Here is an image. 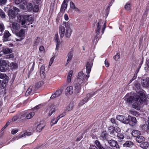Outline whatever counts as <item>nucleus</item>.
Returning <instances> with one entry per match:
<instances>
[{
    "mask_svg": "<svg viewBox=\"0 0 149 149\" xmlns=\"http://www.w3.org/2000/svg\"><path fill=\"white\" fill-rule=\"evenodd\" d=\"M120 129L119 127H116L113 125L110 126L108 128L109 133L114 137L116 136V133L120 132Z\"/></svg>",
    "mask_w": 149,
    "mask_h": 149,
    "instance_id": "nucleus-3",
    "label": "nucleus"
},
{
    "mask_svg": "<svg viewBox=\"0 0 149 149\" xmlns=\"http://www.w3.org/2000/svg\"><path fill=\"white\" fill-rule=\"evenodd\" d=\"M124 118H125L124 116L122 115H117L116 116V119L120 121H123Z\"/></svg>",
    "mask_w": 149,
    "mask_h": 149,
    "instance_id": "nucleus-49",
    "label": "nucleus"
},
{
    "mask_svg": "<svg viewBox=\"0 0 149 149\" xmlns=\"http://www.w3.org/2000/svg\"><path fill=\"white\" fill-rule=\"evenodd\" d=\"M89 77V75L87 74L85 77V74L82 71L79 72L77 77V81L79 83H82L88 81V79Z\"/></svg>",
    "mask_w": 149,
    "mask_h": 149,
    "instance_id": "nucleus-4",
    "label": "nucleus"
},
{
    "mask_svg": "<svg viewBox=\"0 0 149 149\" xmlns=\"http://www.w3.org/2000/svg\"><path fill=\"white\" fill-rule=\"evenodd\" d=\"M7 13L10 18L13 19L16 16L15 12L12 9H9L7 11Z\"/></svg>",
    "mask_w": 149,
    "mask_h": 149,
    "instance_id": "nucleus-14",
    "label": "nucleus"
},
{
    "mask_svg": "<svg viewBox=\"0 0 149 149\" xmlns=\"http://www.w3.org/2000/svg\"><path fill=\"white\" fill-rule=\"evenodd\" d=\"M14 34L15 35L20 38V41L24 39L25 36V29H22L19 32L18 31L15 32Z\"/></svg>",
    "mask_w": 149,
    "mask_h": 149,
    "instance_id": "nucleus-7",
    "label": "nucleus"
},
{
    "mask_svg": "<svg viewBox=\"0 0 149 149\" xmlns=\"http://www.w3.org/2000/svg\"><path fill=\"white\" fill-rule=\"evenodd\" d=\"M95 94V93H88L86 95V97L84 98L87 101L89 99L92 97Z\"/></svg>",
    "mask_w": 149,
    "mask_h": 149,
    "instance_id": "nucleus-45",
    "label": "nucleus"
},
{
    "mask_svg": "<svg viewBox=\"0 0 149 149\" xmlns=\"http://www.w3.org/2000/svg\"><path fill=\"white\" fill-rule=\"evenodd\" d=\"M45 67L42 65L41 67L40 68V76L41 78L42 79H44L45 78L46 74L45 73Z\"/></svg>",
    "mask_w": 149,
    "mask_h": 149,
    "instance_id": "nucleus-21",
    "label": "nucleus"
},
{
    "mask_svg": "<svg viewBox=\"0 0 149 149\" xmlns=\"http://www.w3.org/2000/svg\"><path fill=\"white\" fill-rule=\"evenodd\" d=\"M20 20L21 22V24L22 26H26L25 24L27 22L31 21L33 19L31 15H25L19 16Z\"/></svg>",
    "mask_w": 149,
    "mask_h": 149,
    "instance_id": "nucleus-2",
    "label": "nucleus"
},
{
    "mask_svg": "<svg viewBox=\"0 0 149 149\" xmlns=\"http://www.w3.org/2000/svg\"><path fill=\"white\" fill-rule=\"evenodd\" d=\"M40 42V38L38 37H36L34 40V46L37 47L39 44Z\"/></svg>",
    "mask_w": 149,
    "mask_h": 149,
    "instance_id": "nucleus-42",
    "label": "nucleus"
},
{
    "mask_svg": "<svg viewBox=\"0 0 149 149\" xmlns=\"http://www.w3.org/2000/svg\"><path fill=\"white\" fill-rule=\"evenodd\" d=\"M68 3L63 1L61 5L60 12L64 14L68 7Z\"/></svg>",
    "mask_w": 149,
    "mask_h": 149,
    "instance_id": "nucleus-13",
    "label": "nucleus"
},
{
    "mask_svg": "<svg viewBox=\"0 0 149 149\" xmlns=\"http://www.w3.org/2000/svg\"><path fill=\"white\" fill-rule=\"evenodd\" d=\"M65 91L67 93H69L70 95H71L73 93V87L70 86L67 87L65 89Z\"/></svg>",
    "mask_w": 149,
    "mask_h": 149,
    "instance_id": "nucleus-34",
    "label": "nucleus"
},
{
    "mask_svg": "<svg viewBox=\"0 0 149 149\" xmlns=\"http://www.w3.org/2000/svg\"><path fill=\"white\" fill-rule=\"evenodd\" d=\"M64 25L66 28V29H71L70 28L71 23H70L69 22H64Z\"/></svg>",
    "mask_w": 149,
    "mask_h": 149,
    "instance_id": "nucleus-47",
    "label": "nucleus"
},
{
    "mask_svg": "<svg viewBox=\"0 0 149 149\" xmlns=\"http://www.w3.org/2000/svg\"><path fill=\"white\" fill-rule=\"evenodd\" d=\"M110 121L113 124V126L117 127L118 124V123L117 121L115 118H111L110 119Z\"/></svg>",
    "mask_w": 149,
    "mask_h": 149,
    "instance_id": "nucleus-41",
    "label": "nucleus"
},
{
    "mask_svg": "<svg viewBox=\"0 0 149 149\" xmlns=\"http://www.w3.org/2000/svg\"><path fill=\"white\" fill-rule=\"evenodd\" d=\"M70 8L73 10L77 11L78 12H79L80 11V10L75 6L74 4L72 1H70Z\"/></svg>",
    "mask_w": 149,
    "mask_h": 149,
    "instance_id": "nucleus-29",
    "label": "nucleus"
},
{
    "mask_svg": "<svg viewBox=\"0 0 149 149\" xmlns=\"http://www.w3.org/2000/svg\"><path fill=\"white\" fill-rule=\"evenodd\" d=\"M11 35L8 30H5L3 37V41L6 42L10 40H8L9 37L11 36Z\"/></svg>",
    "mask_w": 149,
    "mask_h": 149,
    "instance_id": "nucleus-12",
    "label": "nucleus"
},
{
    "mask_svg": "<svg viewBox=\"0 0 149 149\" xmlns=\"http://www.w3.org/2000/svg\"><path fill=\"white\" fill-rule=\"evenodd\" d=\"M39 10V6L38 5H36L33 7L32 10L33 11L35 12H37Z\"/></svg>",
    "mask_w": 149,
    "mask_h": 149,
    "instance_id": "nucleus-52",
    "label": "nucleus"
},
{
    "mask_svg": "<svg viewBox=\"0 0 149 149\" xmlns=\"http://www.w3.org/2000/svg\"><path fill=\"white\" fill-rule=\"evenodd\" d=\"M24 5H26V10L28 11H31L33 9V5L31 3H27L26 4H24Z\"/></svg>",
    "mask_w": 149,
    "mask_h": 149,
    "instance_id": "nucleus-33",
    "label": "nucleus"
},
{
    "mask_svg": "<svg viewBox=\"0 0 149 149\" xmlns=\"http://www.w3.org/2000/svg\"><path fill=\"white\" fill-rule=\"evenodd\" d=\"M14 57V55L13 54H11L6 55L5 58L6 59H9L10 58H13Z\"/></svg>",
    "mask_w": 149,
    "mask_h": 149,
    "instance_id": "nucleus-53",
    "label": "nucleus"
},
{
    "mask_svg": "<svg viewBox=\"0 0 149 149\" xmlns=\"http://www.w3.org/2000/svg\"><path fill=\"white\" fill-rule=\"evenodd\" d=\"M44 84V82L43 81H40L38 82L36 84L35 88L36 89H38Z\"/></svg>",
    "mask_w": 149,
    "mask_h": 149,
    "instance_id": "nucleus-40",
    "label": "nucleus"
},
{
    "mask_svg": "<svg viewBox=\"0 0 149 149\" xmlns=\"http://www.w3.org/2000/svg\"><path fill=\"white\" fill-rule=\"evenodd\" d=\"M35 114L34 112H31L28 114H26V118L27 119H30Z\"/></svg>",
    "mask_w": 149,
    "mask_h": 149,
    "instance_id": "nucleus-43",
    "label": "nucleus"
},
{
    "mask_svg": "<svg viewBox=\"0 0 149 149\" xmlns=\"http://www.w3.org/2000/svg\"><path fill=\"white\" fill-rule=\"evenodd\" d=\"M62 90L61 89H59L56 90L54 93L51 96L50 99H52L58 97L61 95L62 93Z\"/></svg>",
    "mask_w": 149,
    "mask_h": 149,
    "instance_id": "nucleus-15",
    "label": "nucleus"
},
{
    "mask_svg": "<svg viewBox=\"0 0 149 149\" xmlns=\"http://www.w3.org/2000/svg\"><path fill=\"white\" fill-rule=\"evenodd\" d=\"M148 119L147 125H141V128L143 130L146 131L147 133H149V117H148Z\"/></svg>",
    "mask_w": 149,
    "mask_h": 149,
    "instance_id": "nucleus-16",
    "label": "nucleus"
},
{
    "mask_svg": "<svg viewBox=\"0 0 149 149\" xmlns=\"http://www.w3.org/2000/svg\"><path fill=\"white\" fill-rule=\"evenodd\" d=\"M8 66L6 61L2 60L0 61V71L5 72L7 70Z\"/></svg>",
    "mask_w": 149,
    "mask_h": 149,
    "instance_id": "nucleus-6",
    "label": "nucleus"
},
{
    "mask_svg": "<svg viewBox=\"0 0 149 149\" xmlns=\"http://www.w3.org/2000/svg\"><path fill=\"white\" fill-rule=\"evenodd\" d=\"M65 29V27L62 26H60L59 27V33L60 38L61 39L64 36Z\"/></svg>",
    "mask_w": 149,
    "mask_h": 149,
    "instance_id": "nucleus-18",
    "label": "nucleus"
},
{
    "mask_svg": "<svg viewBox=\"0 0 149 149\" xmlns=\"http://www.w3.org/2000/svg\"><path fill=\"white\" fill-rule=\"evenodd\" d=\"M116 136L119 140L118 141H121L124 138V136L123 134L121 132H118L116 133Z\"/></svg>",
    "mask_w": 149,
    "mask_h": 149,
    "instance_id": "nucleus-32",
    "label": "nucleus"
},
{
    "mask_svg": "<svg viewBox=\"0 0 149 149\" xmlns=\"http://www.w3.org/2000/svg\"><path fill=\"white\" fill-rule=\"evenodd\" d=\"M0 16L2 18H5L6 16L4 13L1 9H0Z\"/></svg>",
    "mask_w": 149,
    "mask_h": 149,
    "instance_id": "nucleus-56",
    "label": "nucleus"
},
{
    "mask_svg": "<svg viewBox=\"0 0 149 149\" xmlns=\"http://www.w3.org/2000/svg\"><path fill=\"white\" fill-rule=\"evenodd\" d=\"M10 67L12 69H16L18 68L17 64L14 62L11 63L10 64Z\"/></svg>",
    "mask_w": 149,
    "mask_h": 149,
    "instance_id": "nucleus-46",
    "label": "nucleus"
},
{
    "mask_svg": "<svg viewBox=\"0 0 149 149\" xmlns=\"http://www.w3.org/2000/svg\"><path fill=\"white\" fill-rule=\"evenodd\" d=\"M73 73V71L72 70H71L69 72L67 77V82L68 84H69L71 82Z\"/></svg>",
    "mask_w": 149,
    "mask_h": 149,
    "instance_id": "nucleus-26",
    "label": "nucleus"
},
{
    "mask_svg": "<svg viewBox=\"0 0 149 149\" xmlns=\"http://www.w3.org/2000/svg\"><path fill=\"white\" fill-rule=\"evenodd\" d=\"M74 91L76 93H79L81 90V86L80 84L75 83L74 85Z\"/></svg>",
    "mask_w": 149,
    "mask_h": 149,
    "instance_id": "nucleus-17",
    "label": "nucleus"
},
{
    "mask_svg": "<svg viewBox=\"0 0 149 149\" xmlns=\"http://www.w3.org/2000/svg\"><path fill=\"white\" fill-rule=\"evenodd\" d=\"M93 64L91 63L90 64L89 62H88L86 65V72L87 73V75H89L90 73L91 69L92 67Z\"/></svg>",
    "mask_w": 149,
    "mask_h": 149,
    "instance_id": "nucleus-24",
    "label": "nucleus"
},
{
    "mask_svg": "<svg viewBox=\"0 0 149 149\" xmlns=\"http://www.w3.org/2000/svg\"><path fill=\"white\" fill-rule=\"evenodd\" d=\"M135 146L134 143L132 141H126L123 144V146L125 147H132L133 146Z\"/></svg>",
    "mask_w": 149,
    "mask_h": 149,
    "instance_id": "nucleus-22",
    "label": "nucleus"
},
{
    "mask_svg": "<svg viewBox=\"0 0 149 149\" xmlns=\"http://www.w3.org/2000/svg\"><path fill=\"white\" fill-rule=\"evenodd\" d=\"M66 115V113L65 112H63V113L62 114H60V115H59L57 117V118L58 119V120H59V119L62 118V117L65 116Z\"/></svg>",
    "mask_w": 149,
    "mask_h": 149,
    "instance_id": "nucleus-57",
    "label": "nucleus"
},
{
    "mask_svg": "<svg viewBox=\"0 0 149 149\" xmlns=\"http://www.w3.org/2000/svg\"><path fill=\"white\" fill-rule=\"evenodd\" d=\"M134 86L135 87V90H136V92L137 93H139V96H141V95L143 94L145 96H146L144 92L143 91H144V90H143L142 91H140L141 86L140 84L138 82L135 83Z\"/></svg>",
    "mask_w": 149,
    "mask_h": 149,
    "instance_id": "nucleus-8",
    "label": "nucleus"
},
{
    "mask_svg": "<svg viewBox=\"0 0 149 149\" xmlns=\"http://www.w3.org/2000/svg\"><path fill=\"white\" fill-rule=\"evenodd\" d=\"M142 86L146 88L149 87V78L147 77L146 80L143 79L141 81Z\"/></svg>",
    "mask_w": 149,
    "mask_h": 149,
    "instance_id": "nucleus-20",
    "label": "nucleus"
},
{
    "mask_svg": "<svg viewBox=\"0 0 149 149\" xmlns=\"http://www.w3.org/2000/svg\"><path fill=\"white\" fill-rule=\"evenodd\" d=\"M120 54L118 53V52L117 53V54L114 55L113 57V58L116 61H117L120 58Z\"/></svg>",
    "mask_w": 149,
    "mask_h": 149,
    "instance_id": "nucleus-54",
    "label": "nucleus"
},
{
    "mask_svg": "<svg viewBox=\"0 0 149 149\" xmlns=\"http://www.w3.org/2000/svg\"><path fill=\"white\" fill-rule=\"evenodd\" d=\"M89 149H98L95 146L93 145H91L89 148Z\"/></svg>",
    "mask_w": 149,
    "mask_h": 149,
    "instance_id": "nucleus-61",
    "label": "nucleus"
},
{
    "mask_svg": "<svg viewBox=\"0 0 149 149\" xmlns=\"http://www.w3.org/2000/svg\"><path fill=\"white\" fill-rule=\"evenodd\" d=\"M87 102L86 100L84 98L83 99L80 101V102L78 104V105L79 106H81Z\"/></svg>",
    "mask_w": 149,
    "mask_h": 149,
    "instance_id": "nucleus-51",
    "label": "nucleus"
},
{
    "mask_svg": "<svg viewBox=\"0 0 149 149\" xmlns=\"http://www.w3.org/2000/svg\"><path fill=\"white\" fill-rule=\"evenodd\" d=\"M108 142L110 146L118 149L120 148L119 146L116 141L113 139L109 140L108 141Z\"/></svg>",
    "mask_w": 149,
    "mask_h": 149,
    "instance_id": "nucleus-9",
    "label": "nucleus"
},
{
    "mask_svg": "<svg viewBox=\"0 0 149 149\" xmlns=\"http://www.w3.org/2000/svg\"><path fill=\"white\" fill-rule=\"evenodd\" d=\"M54 59V57H52L51 58V59L50 60V61L49 63V66H50L52 65V64L53 63V62Z\"/></svg>",
    "mask_w": 149,
    "mask_h": 149,
    "instance_id": "nucleus-64",
    "label": "nucleus"
},
{
    "mask_svg": "<svg viewBox=\"0 0 149 149\" xmlns=\"http://www.w3.org/2000/svg\"><path fill=\"white\" fill-rule=\"evenodd\" d=\"M146 96L142 94L141 96L139 95H134L133 96H130L127 98V102L129 103H134L135 101H138V100L141 101V103L146 102Z\"/></svg>",
    "mask_w": 149,
    "mask_h": 149,
    "instance_id": "nucleus-1",
    "label": "nucleus"
},
{
    "mask_svg": "<svg viewBox=\"0 0 149 149\" xmlns=\"http://www.w3.org/2000/svg\"><path fill=\"white\" fill-rule=\"evenodd\" d=\"M6 76V74H2L0 72V78L4 79Z\"/></svg>",
    "mask_w": 149,
    "mask_h": 149,
    "instance_id": "nucleus-63",
    "label": "nucleus"
},
{
    "mask_svg": "<svg viewBox=\"0 0 149 149\" xmlns=\"http://www.w3.org/2000/svg\"><path fill=\"white\" fill-rule=\"evenodd\" d=\"M39 50L41 52H44L45 51V48L43 46L41 45L40 46L39 48Z\"/></svg>",
    "mask_w": 149,
    "mask_h": 149,
    "instance_id": "nucleus-62",
    "label": "nucleus"
},
{
    "mask_svg": "<svg viewBox=\"0 0 149 149\" xmlns=\"http://www.w3.org/2000/svg\"><path fill=\"white\" fill-rule=\"evenodd\" d=\"M101 137L104 141H107L109 140L110 135L108 133L105 132L102 133L101 134Z\"/></svg>",
    "mask_w": 149,
    "mask_h": 149,
    "instance_id": "nucleus-23",
    "label": "nucleus"
},
{
    "mask_svg": "<svg viewBox=\"0 0 149 149\" xmlns=\"http://www.w3.org/2000/svg\"><path fill=\"white\" fill-rule=\"evenodd\" d=\"M72 32L71 29H67L66 31L65 36L66 38H69L70 37Z\"/></svg>",
    "mask_w": 149,
    "mask_h": 149,
    "instance_id": "nucleus-37",
    "label": "nucleus"
},
{
    "mask_svg": "<svg viewBox=\"0 0 149 149\" xmlns=\"http://www.w3.org/2000/svg\"><path fill=\"white\" fill-rule=\"evenodd\" d=\"M131 134L133 137L136 138L138 136L140 135L141 132L137 130H134L132 131Z\"/></svg>",
    "mask_w": 149,
    "mask_h": 149,
    "instance_id": "nucleus-25",
    "label": "nucleus"
},
{
    "mask_svg": "<svg viewBox=\"0 0 149 149\" xmlns=\"http://www.w3.org/2000/svg\"><path fill=\"white\" fill-rule=\"evenodd\" d=\"M12 49L9 48L3 49L1 51V52H2L5 54L11 53L12 52Z\"/></svg>",
    "mask_w": 149,
    "mask_h": 149,
    "instance_id": "nucleus-31",
    "label": "nucleus"
},
{
    "mask_svg": "<svg viewBox=\"0 0 149 149\" xmlns=\"http://www.w3.org/2000/svg\"><path fill=\"white\" fill-rule=\"evenodd\" d=\"M12 31L14 33L15 32L18 31L20 28V25L17 22H13L12 24Z\"/></svg>",
    "mask_w": 149,
    "mask_h": 149,
    "instance_id": "nucleus-10",
    "label": "nucleus"
},
{
    "mask_svg": "<svg viewBox=\"0 0 149 149\" xmlns=\"http://www.w3.org/2000/svg\"><path fill=\"white\" fill-rule=\"evenodd\" d=\"M42 122H40V123L37 125L36 128V130L39 132L41 131L45 126V125L41 123Z\"/></svg>",
    "mask_w": 149,
    "mask_h": 149,
    "instance_id": "nucleus-27",
    "label": "nucleus"
},
{
    "mask_svg": "<svg viewBox=\"0 0 149 149\" xmlns=\"http://www.w3.org/2000/svg\"><path fill=\"white\" fill-rule=\"evenodd\" d=\"M67 56L68 57V58L65 66H66L67 65L71 60L73 57L72 52V51L70 52L68 54Z\"/></svg>",
    "mask_w": 149,
    "mask_h": 149,
    "instance_id": "nucleus-30",
    "label": "nucleus"
},
{
    "mask_svg": "<svg viewBox=\"0 0 149 149\" xmlns=\"http://www.w3.org/2000/svg\"><path fill=\"white\" fill-rule=\"evenodd\" d=\"M131 4L130 3H127L125 6V8L127 10H129L130 9Z\"/></svg>",
    "mask_w": 149,
    "mask_h": 149,
    "instance_id": "nucleus-55",
    "label": "nucleus"
},
{
    "mask_svg": "<svg viewBox=\"0 0 149 149\" xmlns=\"http://www.w3.org/2000/svg\"><path fill=\"white\" fill-rule=\"evenodd\" d=\"M136 140L138 143H140L145 141V138L143 136L139 135L136 138Z\"/></svg>",
    "mask_w": 149,
    "mask_h": 149,
    "instance_id": "nucleus-28",
    "label": "nucleus"
},
{
    "mask_svg": "<svg viewBox=\"0 0 149 149\" xmlns=\"http://www.w3.org/2000/svg\"><path fill=\"white\" fill-rule=\"evenodd\" d=\"M128 117L130 119V123L132 122L131 125L132 126H135L137 123V121L135 117L129 115ZM130 124L131 125L130 123Z\"/></svg>",
    "mask_w": 149,
    "mask_h": 149,
    "instance_id": "nucleus-19",
    "label": "nucleus"
},
{
    "mask_svg": "<svg viewBox=\"0 0 149 149\" xmlns=\"http://www.w3.org/2000/svg\"><path fill=\"white\" fill-rule=\"evenodd\" d=\"M56 109V106H54L51 109V110L49 111V113L48 114L49 116H50L55 111Z\"/></svg>",
    "mask_w": 149,
    "mask_h": 149,
    "instance_id": "nucleus-44",
    "label": "nucleus"
},
{
    "mask_svg": "<svg viewBox=\"0 0 149 149\" xmlns=\"http://www.w3.org/2000/svg\"><path fill=\"white\" fill-rule=\"evenodd\" d=\"M54 40L56 43V47L55 49L56 50H58L60 45V41L58 33L55 35Z\"/></svg>",
    "mask_w": 149,
    "mask_h": 149,
    "instance_id": "nucleus-11",
    "label": "nucleus"
},
{
    "mask_svg": "<svg viewBox=\"0 0 149 149\" xmlns=\"http://www.w3.org/2000/svg\"><path fill=\"white\" fill-rule=\"evenodd\" d=\"M18 118V116L17 115H16L13 117L12 119V122H14L17 120Z\"/></svg>",
    "mask_w": 149,
    "mask_h": 149,
    "instance_id": "nucleus-58",
    "label": "nucleus"
},
{
    "mask_svg": "<svg viewBox=\"0 0 149 149\" xmlns=\"http://www.w3.org/2000/svg\"><path fill=\"white\" fill-rule=\"evenodd\" d=\"M149 146V143L146 142H144L141 143L140 147L143 149H147Z\"/></svg>",
    "mask_w": 149,
    "mask_h": 149,
    "instance_id": "nucleus-38",
    "label": "nucleus"
},
{
    "mask_svg": "<svg viewBox=\"0 0 149 149\" xmlns=\"http://www.w3.org/2000/svg\"><path fill=\"white\" fill-rule=\"evenodd\" d=\"M4 30V28L3 24H0V32H2Z\"/></svg>",
    "mask_w": 149,
    "mask_h": 149,
    "instance_id": "nucleus-60",
    "label": "nucleus"
},
{
    "mask_svg": "<svg viewBox=\"0 0 149 149\" xmlns=\"http://www.w3.org/2000/svg\"><path fill=\"white\" fill-rule=\"evenodd\" d=\"M101 22L100 21L97 23V30L96 31V36L98 35L100 33V30L101 29V26L100 25Z\"/></svg>",
    "mask_w": 149,
    "mask_h": 149,
    "instance_id": "nucleus-39",
    "label": "nucleus"
},
{
    "mask_svg": "<svg viewBox=\"0 0 149 149\" xmlns=\"http://www.w3.org/2000/svg\"><path fill=\"white\" fill-rule=\"evenodd\" d=\"M122 121L123 123L126 124H127L129 123H130V119H129L128 116L127 118H124Z\"/></svg>",
    "mask_w": 149,
    "mask_h": 149,
    "instance_id": "nucleus-50",
    "label": "nucleus"
},
{
    "mask_svg": "<svg viewBox=\"0 0 149 149\" xmlns=\"http://www.w3.org/2000/svg\"><path fill=\"white\" fill-rule=\"evenodd\" d=\"M58 120V119L57 118H53L50 123L51 126H52L54 124H56Z\"/></svg>",
    "mask_w": 149,
    "mask_h": 149,
    "instance_id": "nucleus-48",
    "label": "nucleus"
},
{
    "mask_svg": "<svg viewBox=\"0 0 149 149\" xmlns=\"http://www.w3.org/2000/svg\"><path fill=\"white\" fill-rule=\"evenodd\" d=\"M95 143L98 149H112L110 147L106 145L105 143L104 144H101L98 140L95 141Z\"/></svg>",
    "mask_w": 149,
    "mask_h": 149,
    "instance_id": "nucleus-5",
    "label": "nucleus"
},
{
    "mask_svg": "<svg viewBox=\"0 0 149 149\" xmlns=\"http://www.w3.org/2000/svg\"><path fill=\"white\" fill-rule=\"evenodd\" d=\"M139 102L140 103H141V101H139V100H138V101H135L132 104L133 107L136 109H140V107L139 104Z\"/></svg>",
    "mask_w": 149,
    "mask_h": 149,
    "instance_id": "nucleus-35",
    "label": "nucleus"
},
{
    "mask_svg": "<svg viewBox=\"0 0 149 149\" xmlns=\"http://www.w3.org/2000/svg\"><path fill=\"white\" fill-rule=\"evenodd\" d=\"M15 2L16 4H19L21 3L26 4L28 2L27 0H15Z\"/></svg>",
    "mask_w": 149,
    "mask_h": 149,
    "instance_id": "nucleus-36",
    "label": "nucleus"
},
{
    "mask_svg": "<svg viewBox=\"0 0 149 149\" xmlns=\"http://www.w3.org/2000/svg\"><path fill=\"white\" fill-rule=\"evenodd\" d=\"M18 131V129H14L12 130L11 131V133L12 134H15Z\"/></svg>",
    "mask_w": 149,
    "mask_h": 149,
    "instance_id": "nucleus-59",
    "label": "nucleus"
}]
</instances>
